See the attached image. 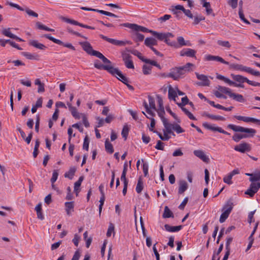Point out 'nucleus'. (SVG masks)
<instances>
[{
	"label": "nucleus",
	"instance_id": "nucleus-41",
	"mask_svg": "<svg viewBox=\"0 0 260 260\" xmlns=\"http://www.w3.org/2000/svg\"><path fill=\"white\" fill-rule=\"evenodd\" d=\"M94 12H98L100 14H103V15H106V16H110V17H114V18H117L118 17V16L112 13H111V12H107V11H104V10H98V9H95V11H94Z\"/></svg>",
	"mask_w": 260,
	"mask_h": 260
},
{
	"label": "nucleus",
	"instance_id": "nucleus-27",
	"mask_svg": "<svg viewBox=\"0 0 260 260\" xmlns=\"http://www.w3.org/2000/svg\"><path fill=\"white\" fill-rule=\"evenodd\" d=\"M229 97L240 103H244L245 102V100L243 96L240 94L235 93L232 92L231 94H230Z\"/></svg>",
	"mask_w": 260,
	"mask_h": 260
},
{
	"label": "nucleus",
	"instance_id": "nucleus-25",
	"mask_svg": "<svg viewBox=\"0 0 260 260\" xmlns=\"http://www.w3.org/2000/svg\"><path fill=\"white\" fill-rule=\"evenodd\" d=\"M193 154L198 157L201 159L203 161L207 162L209 158L205 155L202 150H196L193 151Z\"/></svg>",
	"mask_w": 260,
	"mask_h": 260
},
{
	"label": "nucleus",
	"instance_id": "nucleus-44",
	"mask_svg": "<svg viewBox=\"0 0 260 260\" xmlns=\"http://www.w3.org/2000/svg\"><path fill=\"white\" fill-rule=\"evenodd\" d=\"M249 181L251 182L260 181V171L253 173L252 177L249 178Z\"/></svg>",
	"mask_w": 260,
	"mask_h": 260
},
{
	"label": "nucleus",
	"instance_id": "nucleus-22",
	"mask_svg": "<svg viewBox=\"0 0 260 260\" xmlns=\"http://www.w3.org/2000/svg\"><path fill=\"white\" fill-rule=\"evenodd\" d=\"M67 105L69 107V110L72 113V116L75 118L79 119L81 118L80 115L82 114L78 113L76 108L75 107H73L71 103L68 102Z\"/></svg>",
	"mask_w": 260,
	"mask_h": 260
},
{
	"label": "nucleus",
	"instance_id": "nucleus-6",
	"mask_svg": "<svg viewBox=\"0 0 260 260\" xmlns=\"http://www.w3.org/2000/svg\"><path fill=\"white\" fill-rule=\"evenodd\" d=\"M112 76L116 77L118 80L125 84L128 83V78L125 76L122 72L117 68H113L111 73Z\"/></svg>",
	"mask_w": 260,
	"mask_h": 260
},
{
	"label": "nucleus",
	"instance_id": "nucleus-30",
	"mask_svg": "<svg viewBox=\"0 0 260 260\" xmlns=\"http://www.w3.org/2000/svg\"><path fill=\"white\" fill-rule=\"evenodd\" d=\"M188 188V184L184 180H181L179 182L178 193L182 194Z\"/></svg>",
	"mask_w": 260,
	"mask_h": 260
},
{
	"label": "nucleus",
	"instance_id": "nucleus-29",
	"mask_svg": "<svg viewBox=\"0 0 260 260\" xmlns=\"http://www.w3.org/2000/svg\"><path fill=\"white\" fill-rule=\"evenodd\" d=\"M29 45L41 50H45L47 48L46 46L43 44L39 43L36 40H30L29 42Z\"/></svg>",
	"mask_w": 260,
	"mask_h": 260
},
{
	"label": "nucleus",
	"instance_id": "nucleus-47",
	"mask_svg": "<svg viewBox=\"0 0 260 260\" xmlns=\"http://www.w3.org/2000/svg\"><path fill=\"white\" fill-rule=\"evenodd\" d=\"M129 132V128L127 125H125L123 126L122 132H121V135L123 138H124V140H126L127 137L128 135Z\"/></svg>",
	"mask_w": 260,
	"mask_h": 260
},
{
	"label": "nucleus",
	"instance_id": "nucleus-43",
	"mask_svg": "<svg viewBox=\"0 0 260 260\" xmlns=\"http://www.w3.org/2000/svg\"><path fill=\"white\" fill-rule=\"evenodd\" d=\"M142 113L146 116L147 118L150 119V120H151V123H150V126L149 127V129L150 131L152 132L153 133L154 131H156L153 129V128L155 127V119L153 117H150L149 116H147L146 115V114L145 113V112H142Z\"/></svg>",
	"mask_w": 260,
	"mask_h": 260
},
{
	"label": "nucleus",
	"instance_id": "nucleus-60",
	"mask_svg": "<svg viewBox=\"0 0 260 260\" xmlns=\"http://www.w3.org/2000/svg\"><path fill=\"white\" fill-rule=\"evenodd\" d=\"M232 177L233 176L231 174H229L228 176H225L223 178V180L224 182L228 184H232L233 183V182L231 181Z\"/></svg>",
	"mask_w": 260,
	"mask_h": 260
},
{
	"label": "nucleus",
	"instance_id": "nucleus-10",
	"mask_svg": "<svg viewBox=\"0 0 260 260\" xmlns=\"http://www.w3.org/2000/svg\"><path fill=\"white\" fill-rule=\"evenodd\" d=\"M60 18L65 22L70 23V24H73V25H78L80 27L87 28V29H95V28L94 27L89 26L87 25H85V24H83L81 23L76 20H72V19L64 17L63 16H60Z\"/></svg>",
	"mask_w": 260,
	"mask_h": 260
},
{
	"label": "nucleus",
	"instance_id": "nucleus-50",
	"mask_svg": "<svg viewBox=\"0 0 260 260\" xmlns=\"http://www.w3.org/2000/svg\"><path fill=\"white\" fill-rule=\"evenodd\" d=\"M144 106L146 109V112L150 116V117L153 118V117L155 116V113L154 112L150 110L151 108L149 107L148 104L145 101L144 102Z\"/></svg>",
	"mask_w": 260,
	"mask_h": 260
},
{
	"label": "nucleus",
	"instance_id": "nucleus-19",
	"mask_svg": "<svg viewBox=\"0 0 260 260\" xmlns=\"http://www.w3.org/2000/svg\"><path fill=\"white\" fill-rule=\"evenodd\" d=\"M83 49L88 54L91 55L94 50L91 44L88 42H82L79 43Z\"/></svg>",
	"mask_w": 260,
	"mask_h": 260
},
{
	"label": "nucleus",
	"instance_id": "nucleus-42",
	"mask_svg": "<svg viewBox=\"0 0 260 260\" xmlns=\"http://www.w3.org/2000/svg\"><path fill=\"white\" fill-rule=\"evenodd\" d=\"M127 165L126 162H125L124 166H123V171H122V174L121 176V180L122 181H123V182H128V181L127 180V179L126 178V172H127Z\"/></svg>",
	"mask_w": 260,
	"mask_h": 260
},
{
	"label": "nucleus",
	"instance_id": "nucleus-40",
	"mask_svg": "<svg viewBox=\"0 0 260 260\" xmlns=\"http://www.w3.org/2000/svg\"><path fill=\"white\" fill-rule=\"evenodd\" d=\"M216 78H217V79H218L219 80L223 81L224 82L228 83L229 85L231 86L233 84H234V81H231L229 78H228L221 75L217 74Z\"/></svg>",
	"mask_w": 260,
	"mask_h": 260
},
{
	"label": "nucleus",
	"instance_id": "nucleus-28",
	"mask_svg": "<svg viewBox=\"0 0 260 260\" xmlns=\"http://www.w3.org/2000/svg\"><path fill=\"white\" fill-rule=\"evenodd\" d=\"M64 206L66 208V211L67 212V215L70 216L71 215V212L74 211V202L72 201L66 202L64 204Z\"/></svg>",
	"mask_w": 260,
	"mask_h": 260
},
{
	"label": "nucleus",
	"instance_id": "nucleus-2",
	"mask_svg": "<svg viewBox=\"0 0 260 260\" xmlns=\"http://www.w3.org/2000/svg\"><path fill=\"white\" fill-rule=\"evenodd\" d=\"M193 66L192 63L188 62L182 67H176L171 70L168 76L177 80L182 75L189 72L191 70L190 67Z\"/></svg>",
	"mask_w": 260,
	"mask_h": 260
},
{
	"label": "nucleus",
	"instance_id": "nucleus-55",
	"mask_svg": "<svg viewBox=\"0 0 260 260\" xmlns=\"http://www.w3.org/2000/svg\"><path fill=\"white\" fill-rule=\"evenodd\" d=\"M10 30V28H5V29H3L2 34L4 36L12 39L14 35L12 34Z\"/></svg>",
	"mask_w": 260,
	"mask_h": 260
},
{
	"label": "nucleus",
	"instance_id": "nucleus-24",
	"mask_svg": "<svg viewBox=\"0 0 260 260\" xmlns=\"http://www.w3.org/2000/svg\"><path fill=\"white\" fill-rule=\"evenodd\" d=\"M202 115L203 116L207 117H208L211 119H213V120H221V121L225 120V118L223 116L210 114L207 112H204L202 113Z\"/></svg>",
	"mask_w": 260,
	"mask_h": 260
},
{
	"label": "nucleus",
	"instance_id": "nucleus-13",
	"mask_svg": "<svg viewBox=\"0 0 260 260\" xmlns=\"http://www.w3.org/2000/svg\"><path fill=\"white\" fill-rule=\"evenodd\" d=\"M103 64L97 60L94 63V67L99 70H105L110 74L114 67L111 66V64Z\"/></svg>",
	"mask_w": 260,
	"mask_h": 260
},
{
	"label": "nucleus",
	"instance_id": "nucleus-26",
	"mask_svg": "<svg viewBox=\"0 0 260 260\" xmlns=\"http://www.w3.org/2000/svg\"><path fill=\"white\" fill-rule=\"evenodd\" d=\"M165 230L170 232H178L180 230H181L182 228V225H178V226H171L169 224H166L164 225Z\"/></svg>",
	"mask_w": 260,
	"mask_h": 260
},
{
	"label": "nucleus",
	"instance_id": "nucleus-32",
	"mask_svg": "<svg viewBox=\"0 0 260 260\" xmlns=\"http://www.w3.org/2000/svg\"><path fill=\"white\" fill-rule=\"evenodd\" d=\"M169 124L171 125V129L172 131V129L174 130L177 134L182 133L185 131L178 124H172L169 122Z\"/></svg>",
	"mask_w": 260,
	"mask_h": 260
},
{
	"label": "nucleus",
	"instance_id": "nucleus-3",
	"mask_svg": "<svg viewBox=\"0 0 260 260\" xmlns=\"http://www.w3.org/2000/svg\"><path fill=\"white\" fill-rule=\"evenodd\" d=\"M231 76L233 80L235 81L234 82V84H233L232 85H234L235 87L243 88H244V85L243 83L244 82H246L248 84L253 86L260 87V83L251 81L247 79L246 77H245L242 75L231 74Z\"/></svg>",
	"mask_w": 260,
	"mask_h": 260
},
{
	"label": "nucleus",
	"instance_id": "nucleus-1",
	"mask_svg": "<svg viewBox=\"0 0 260 260\" xmlns=\"http://www.w3.org/2000/svg\"><path fill=\"white\" fill-rule=\"evenodd\" d=\"M227 127L235 132H241L245 134H235L232 139L236 142H238L243 139L253 137L256 134L255 129L250 128L244 127L241 126H237L232 124H229Z\"/></svg>",
	"mask_w": 260,
	"mask_h": 260
},
{
	"label": "nucleus",
	"instance_id": "nucleus-7",
	"mask_svg": "<svg viewBox=\"0 0 260 260\" xmlns=\"http://www.w3.org/2000/svg\"><path fill=\"white\" fill-rule=\"evenodd\" d=\"M230 68L235 70L247 72L252 75H253L254 72V70L251 68L244 66L240 64H230Z\"/></svg>",
	"mask_w": 260,
	"mask_h": 260
},
{
	"label": "nucleus",
	"instance_id": "nucleus-63",
	"mask_svg": "<svg viewBox=\"0 0 260 260\" xmlns=\"http://www.w3.org/2000/svg\"><path fill=\"white\" fill-rule=\"evenodd\" d=\"M228 4L233 8L235 9L237 7L238 0H229Z\"/></svg>",
	"mask_w": 260,
	"mask_h": 260
},
{
	"label": "nucleus",
	"instance_id": "nucleus-33",
	"mask_svg": "<svg viewBox=\"0 0 260 260\" xmlns=\"http://www.w3.org/2000/svg\"><path fill=\"white\" fill-rule=\"evenodd\" d=\"M177 93L175 89L170 85L169 87L168 90V98L170 100H173L174 101H176L175 98L177 97Z\"/></svg>",
	"mask_w": 260,
	"mask_h": 260
},
{
	"label": "nucleus",
	"instance_id": "nucleus-57",
	"mask_svg": "<svg viewBox=\"0 0 260 260\" xmlns=\"http://www.w3.org/2000/svg\"><path fill=\"white\" fill-rule=\"evenodd\" d=\"M181 101H182L181 103H177V105L179 107L184 106L186 104H188L189 102V100H188V98L186 96L182 98V99H181Z\"/></svg>",
	"mask_w": 260,
	"mask_h": 260
},
{
	"label": "nucleus",
	"instance_id": "nucleus-61",
	"mask_svg": "<svg viewBox=\"0 0 260 260\" xmlns=\"http://www.w3.org/2000/svg\"><path fill=\"white\" fill-rule=\"evenodd\" d=\"M114 225L112 223H110L108 229V231L107 232V236L109 237L111 236V234L114 232Z\"/></svg>",
	"mask_w": 260,
	"mask_h": 260
},
{
	"label": "nucleus",
	"instance_id": "nucleus-58",
	"mask_svg": "<svg viewBox=\"0 0 260 260\" xmlns=\"http://www.w3.org/2000/svg\"><path fill=\"white\" fill-rule=\"evenodd\" d=\"M58 176V170H55L53 172L52 176L51 178L50 181L52 184H54V182L56 181Z\"/></svg>",
	"mask_w": 260,
	"mask_h": 260
},
{
	"label": "nucleus",
	"instance_id": "nucleus-15",
	"mask_svg": "<svg viewBox=\"0 0 260 260\" xmlns=\"http://www.w3.org/2000/svg\"><path fill=\"white\" fill-rule=\"evenodd\" d=\"M233 203L231 200H228L222 209L223 213L226 215L228 217L231 213L233 208Z\"/></svg>",
	"mask_w": 260,
	"mask_h": 260
},
{
	"label": "nucleus",
	"instance_id": "nucleus-46",
	"mask_svg": "<svg viewBox=\"0 0 260 260\" xmlns=\"http://www.w3.org/2000/svg\"><path fill=\"white\" fill-rule=\"evenodd\" d=\"M130 52L133 54V55L137 56L141 60H142L143 62H144L145 58L144 57H143L141 53L139 52L138 50H131L130 51Z\"/></svg>",
	"mask_w": 260,
	"mask_h": 260
},
{
	"label": "nucleus",
	"instance_id": "nucleus-20",
	"mask_svg": "<svg viewBox=\"0 0 260 260\" xmlns=\"http://www.w3.org/2000/svg\"><path fill=\"white\" fill-rule=\"evenodd\" d=\"M91 55L95 56L101 59L103 62L107 64H112L111 61L107 58L102 53L100 52L99 51L94 50L93 51Z\"/></svg>",
	"mask_w": 260,
	"mask_h": 260
},
{
	"label": "nucleus",
	"instance_id": "nucleus-64",
	"mask_svg": "<svg viewBox=\"0 0 260 260\" xmlns=\"http://www.w3.org/2000/svg\"><path fill=\"white\" fill-rule=\"evenodd\" d=\"M164 143H162L161 141L158 140L157 142V144L155 146V148L157 150H164V147L163 146Z\"/></svg>",
	"mask_w": 260,
	"mask_h": 260
},
{
	"label": "nucleus",
	"instance_id": "nucleus-48",
	"mask_svg": "<svg viewBox=\"0 0 260 260\" xmlns=\"http://www.w3.org/2000/svg\"><path fill=\"white\" fill-rule=\"evenodd\" d=\"M148 98V101H149L150 108L154 109V110H156V108L155 104L154 99L150 95H149Z\"/></svg>",
	"mask_w": 260,
	"mask_h": 260
},
{
	"label": "nucleus",
	"instance_id": "nucleus-36",
	"mask_svg": "<svg viewBox=\"0 0 260 260\" xmlns=\"http://www.w3.org/2000/svg\"><path fill=\"white\" fill-rule=\"evenodd\" d=\"M162 217L164 218L174 217V214L173 212L170 210L168 206L165 207Z\"/></svg>",
	"mask_w": 260,
	"mask_h": 260
},
{
	"label": "nucleus",
	"instance_id": "nucleus-51",
	"mask_svg": "<svg viewBox=\"0 0 260 260\" xmlns=\"http://www.w3.org/2000/svg\"><path fill=\"white\" fill-rule=\"evenodd\" d=\"M105 200V195H102L101 198H100V201H99L100 203L99 207V216H100L101 215V212H102V208H103V206L104 204Z\"/></svg>",
	"mask_w": 260,
	"mask_h": 260
},
{
	"label": "nucleus",
	"instance_id": "nucleus-9",
	"mask_svg": "<svg viewBox=\"0 0 260 260\" xmlns=\"http://www.w3.org/2000/svg\"><path fill=\"white\" fill-rule=\"evenodd\" d=\"M235 151L240 152L241 153H245L246 152H249L251 150V146L249 144L246 142H243L236 145L234 147Z\"/></svg>",
	"mask_w": 260,
	"mask_h": 260
},
{
	"label": "nucleus",
	"instance_id": "nucleus-45",
	"mask_svg": "<svg viewBox=\"0 0 260 260\" xmlns=\"http://www.w3.org/2000/svg\"><path fill=\"white\" fill-rule=\"evenodd\" d=\"M22 54L24 56H25L27 59H37V58L38 57L37 55L32 54L26 52H23L22 53Z\"/></svg>",
	"mask_w": 260,
	"mask_h": 260
},
{
	"label": "nucleus",
	"instance_id": "nucleus-37",
	"mask_svg": "<svg viewBox=\"0 0 260 260\" xmlns=\"http://www.w3.org/2000/svg\"><path fill=\"white\" fill-rule=\"evenodd\" d=\"M151 34L160 41H164L166 38L165 33H160L152 30Z\"/></svg>",
	"mask_w": 260,
	"mask_h": 260
},
{
	"label": "nucleus",
	"instance_id": "nucleus-62",
	"mask_svg": "<svg viewBox=\"0 0 260 260\" xmlns=\"http://www.w3.org/2000/svg\"><path fill=\"white\" fill-rule=\"evenodd\" d=\"M6 42H8V43H9L11 46L17 49L18 50H21L22 49V48L20 47L18 44L10 40H6Z\"/></svg>",
	"mask_w": 260,
	"mask_h": 260
},
{
	"label": "nucleus",
	"instance_id": "nucleus-16",
	"mask_svg": "<svg viewBox=\"0 0 260 260\" xmlns=\"http://www.w3.org/2000/svg\"><path fill=\"white\" fill-rule=\"evenodd\" d=\"M123 60L124 61L125 66L128 69H134L133 61L131 59L132 56L127 53L122 54Z\"/></svg>",
	"mask_w": 260,
	"mask_h": 260
},
{
	"label": "nucleus",
	"instance_id": "nucleus-35",
	"mask_svg": "<svg viewBox=\"0 0 260 260\" xmlns=\"http://www.w3.org/2000/svg\"><path fill=\"white\" fill-rule=\"evenodd\" d=\"M105 150L108 153L112 154L114 152V148L113 145L111 143H110L108 139H106L105 141Z\"/></svg>",
	"mask_w": 260,
	"mask_h": 260
},
{
	"label": "nucleus",
	"instance_id": "nucleus-23",
	"mask_svg": "<svg viewBox=\"0 0 260 260\" xmlns=\"http://www.w3.org/2000/svg\"><path fill=\"white\" fill-rule=\"evenodd\" d=\"M157 112L158 115L160 118L164 126H166L167 124H169V122L168 119L164 117V115L165 114V111L164 108H158L156 110Z\"/></svg>",
	"mask_w": 260,
	"mask_h": 260
},
{
	"label": "nucleus",
	"instance_id": "nucleus-53",
	"mask_svg": "<svg viewBox=\"0 0 260 260\" xmlns=\"http://www.w3.org/2000/svg\"><path fill=\"white\" fill-rule=\"evenodd\" d=\"M152 67L146 64L143 66V73L144 75H149L151 73Z\"/></svg>",
	"mask_w": 260,
	"mask_h": 260
},
{
	"label": "nucleus",
	"instance_id": "nucleus-34",
	"mask_svg": "<svg viewBox=\"0 0 260 260\" xmlns=\"http://www.w3.org/2000/svg\"><path fill=\"white\" fill-rule=\"evenodd\" d=\"M76 171V168L75 167H72L70 168L69 170L64 174V177L70 179H72Z\"/></svg>",
	"mask_w": 260,
	"mask_h": 260
},
{
	"label": "nucleus",
	"instance_id": "nucleus-56",
	"mask_svg": "<svg viewBox=\"0 0 260 260\" xmlns=\"http://www.w3.org/2000/svg\"><path fill=\"white\" fill-rule=\"evenodd\" d=\"M217 44L221 46L222 47H224L228 48H230L231 47V45L230 44V42L229 41H223L221 40H218L217 41Z\"/></svg>",
	"mask_w": 260,
	"mask_h": 260
},
{
	"label": "nucleus",
	"instance_id": "nucleus-21",
	"mask_svg": "<svg viewBox=\"0 0 260 260\" xmlns=\"http://www.w3.org/2000/svg\"><path fill=\"white\" fill-rule=\"evenodd\" d=\"M171 125L167 124L166 126H164L165 129H163L164 132V137L165 141L169 140L171 137L169 136V134H172L173 136H175L174 133L170 128Z\"/></svg>",
	"mask_w": 260,
	"mask_h": 260
},
{
	"label": "nucleus",
	"instance_id": "nucleus-11",
	"mask_svg": "<svg viewBox=\"0 0 260 260\" xmlns=\"http://www.w3.org/2000/svg\"><path fill=\"white\" fill-rule=\"evenodd\" d=\"M196 75L198 79L201 81V82L197 83L198 85L201 86H209L210 85V81L207 76L203 74H199L198 73H196Z\"/></svg>",
	"mask_w": 260,
	"mask_h": 260
},
{
	"label": "nucleus",
	"instance_id": "nucleus-54",
	"mask_svg": "<svg viewBox=\"0 0 260 260\" xmlns=\"http://www.w3.org/2000/svg\"><path fill=\"white\" fill-rule=\"evenodd\" d=\"M203 7L206 8V11L207 15H210L212 13V9L211 8L210 4L209 2H205L203 4Z\"/></svg>",
	"mask_w": 260,
	"mask_h": 260
},
{
	"label": "nucleus",
	"instance_id": "nucleus-52",
	"mask_svg": "<svg viewBox=\"0 0 260 260\" xmlns=\"http://www.w3.org/2000/svg\"><path fill=\"white\" fill-rule=\"evenodd\" d=\"M239 17H240V19L242 21H243V22L247 24H250L249 21L248 20H247L245 18L243 12V10H241V9H239Z\"/></svg>",
	"mask_w": 260,
	"mask_h": 260
},
{
	"label": "nucleus",
	"instance_id": "nucleus-31",
	"mask_svg": "<svg viewBox=\"0 0 260 260\" xmlns=\"http://www.w3.org/2000/svg\"><path fill=\"white\" fill-rule=\"evenodd\" d=\"M145 45L149 48L153 47L154 45L157 44V41L152 38H147L145 40Z\"/></svg>",
	"mask_w": 260,
	"mask_h": 260
},
{
	"label": "nucleus",
	"instance_id": "nucleus-59",
	"mask_svg": "<svg viewBox=\"0 0 260 260\" xmlns=\"http://www.w3.org/2000/svg\"><path fill=\"white\" fill-rule=\"evenodd\" d=\"M89 140L88 136H86L84 139L83 149L86 150H88Z\"/></svg>",
	"mask_w": 260,
	"mask_h": 260
},
{
	"label": "nucleus",
	"instance_id": "nucleus-17",
	"mask_svg": "<svg viewBox=\"0 0 260 260\" xmlns=\"http://www.w3.org/2000/svg\"><path fill=\"white\" fill-rule=\"evenodd\" d=\"M205 59L207 61H217L225 64H229V62L225 61L222 57L218 56L207 55L205 56Z\"/></svg>",
	"mask_w": 260,
	"mask_h": 260
},
{
	"label": "nucleus",
	"instance_id": "nucleus-12",
	"mask_svg": "<svg viewBox=\"0 0 260 260\" xmlns=\"http://www.w3.org/2000/svg\"><path fill=\"white\" fill-rule=\"evenodd\" d=\"M203 126L209 130L214 131V132H218L219 133L226 135H230V134L228 132L225 131L223 130L221 127H218V126H215L214 125H210L207 122H204L203 124Z\"/></svg>",
	"mask_w": 260,
	"mask_h": 260
},
{
	"label": "nucleus",
	"instance_id": "nucleus-38",
	"mask_svg": "<svg viewBox=\"0 0 260 260\" xmlns=\"http://www.w3.org/2000/svg\"><path fill=\"white\" fill-rule=\"evenodd\" d=\"M143 189V182L141 177H140L138 179L137 184L136 188V190L137 193H140L142 192Z\"/></svg>",
	"mask_w": 260,
	"mask_h": 260
},
{
	"label": "nucleus",
	"instance_id": "nucleus-39",
	"mask_svg": "<svg viewBox=\"0 0 260 260\" xmlns=\"http://www.w3.org/2000/svg\"><path fill=\"white\" fill-rule=\"evenodd\" d=\"M44 37L49 39L50 41H52L54 43H56L57 44L62 45V44H63V42L60 41V40L55 39L53 38V37L51 36L50 34H46L44 36Z\"/></svg>",
	"mask_w": 260,
	"mask_h": 260
},
{
	"label": "nucleus",
	"instance_id": "nucleus-14",
	"mask_svg": "<svg viewBox=\"0 0 260 260\" xmlns=\"http://www.w3.org/2000/svg\"><path fill=\"white\" fill-rule=\"evenodd\" d=\"M234 118L238 120H241L245 122L257 123L258 125H260V120L254 118L237 115L234 116Z\"/></svg>",
	"mask_w": 260,
	"mask_h": 260
},
{
	"label": "nucleus",
	"instance_id": "nucleus-4",
	"mask_svg": "<svg viewBox=\"0 0 260 260\" xmlns=\"http://www.w3.org/2000/svg\"><path fill=\"white\" fill-rule=\"evenodd\" d=\"M216 88L217 89V90L214 92V95L218 98L226 99V96L222 94V93L226 94L230 96V94H231L232 92L230 88L224 86L218 85Z\"/></svg>",
	"mask_w": 260,
	"mask_h": 260
},
{
	"label": "nucleus",
	"instance_id": "nucleus-49",
	"mask_svg": "<svg viewBox=\"0 0 260 260\" xmlns=\"http://www.w3.org/2000/svg\"><path fill=\"white\" fill-rule=\"evenodd\" d=\"M249 187L251 188V189H253L254 191L257 192V191L260 188V183L255 182H251Z\"/></svg>",
	"mask_w": 260,
	"mask_h": 260
},
{
	"label": "nucleus",
	"instance_id": "nucleus-18",
	"mask_svg": "<svg viewBox=\"0 0 260 260\" xmlns=\"http://www.w3.org/2000/svg\"><path fill=\"white\" fill-rule=\"evenodd\" d=\"M196 51L190 48H184L182 49L180 52V55L181 56H187L190 57H195Z\"/></svg>",
	"mask_w": 260,
	"mask_h": 260
},
{
	"label": "nucleus",
	"instance_id": "nucleus-5",
	"mask_svg": "<svg viewBox=\"0 0 260 260\" xmlns=\"http://www.w3.org/2000/svg\"><path fill=\"white\" fill-rule=\"evenodd\" d=\"M100 37L102 39L107 41L108 42H109L113 45H116V46H124L127 44H131V42L130 41H120V40H115L114 39L109 38H108L103 35H102V34L100 35Z\"/></svg>",
	"mask_w": 260,
	"mask_h": 260
},
{
	"label": "nucleus",
	"instance_id": "nucleus-8",
	"mask_svg": "<svg viewBox=\"0 0 260 260\" xmlns=\"http://www.w3.org/2000/svg\"><path fill=\"white\" fill-rule=\"evenodd\" d=\"M120 25L129 28L133 30H134L137 31H142L144 32H150L151 31H152V30L148 29V28L138 25L136 24H133V23H125L120 24Z\"/></svg>",
	"mask_w": 260,
	"mask_h": 260
}]
</instances>
